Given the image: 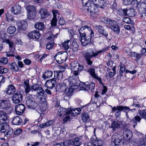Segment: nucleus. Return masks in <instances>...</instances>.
Returning <instances> with one entry per match:
<instances>
[{"label":"nucleus","instance_id":"11","mask_svg":"<svg viewBox=\"0 0 146 146\" xmlns=\"http://www.w3.org/2000/svg\"><path fill=\"white\" fill-rule=\"evenodd\" d=\"M23 96L20 92L15 93L12 97L13 102L15 104H18L21 102L23 100Z\"/></svg>","mask_w":146,"mask_h":146},{"label":"nucleus","instance_id":"48","mask_svg":"<svg viewBox=\"0 0 146 146\" xmlns=\"http://www.w3.org/2000/svg\"><path fill=\"white\" fill-rule=\"evenodd\" d=\"M80 86L81 88H83L82 90H88V82L86 83L81 82Z\"/></svg>","mask_w":146,"mask_h":146},{"label":"nucleus","instance_id":"1","mask_svg":"<svg viewBox=\"0 0 146 146\" xmlns=\"http://www.w3.org/2000/svg\"><path fill=\"white\" fill-rule=\"evenodd\" d=\"M78 31L80 35L79 40L83 46H86L91 42V38L94 36V32L91 27L86 25L82 27Z\"/></svg>","mask_w":146,"mask_h":146},{"label":"nucleus","instance_id":"6","mask_svg":"<svg viewBox=\"0 0 146 146\" xmlns=\"http://www.w3.org/2000/svg\"><path fill=\"white\" fill-rule=\"evenodd\" d=\"M49 33H46V36H47V38L46 39L48 40L50 39L51 41L50 42H48L46 45V49L48 50H50L54 46V43L53 40L54 37H56L57 36L58 33H56L55 35H54L52 34L51 31L50 32H49Z\"/></svg>","mask_w":146,"mask_h":146},{"label":"nucleus","instance_id":"50","mask_svg":"<svg viewBox=\"0 0 146 146\" xmlns=\"http://www.w3.org/2000/svg\"><path fill=\"white\" fill-rule=\"evenodd\" d=\"M141 118V117L139 116H137L135 117L133 119V123L135 124L133 125L134 126H135L137 125V122H139Z\"/></svg>","mask_w":146,"mask_h":146},{"label":"nucleus","instance_id":"33","mask_svg":"<svg viewBox=\"0 0 146 146\" xmlns=\"http://www.w3.org/2000/svg\"><path fill=\"white\" fill-rule=\"evenodd\" d=\"M128 55L130 56H133V57L136 58V60H137H137L140 58L142 56L141 54H138L135 52H130L128 53Z\"/></svg>","mask_w":146,"mask_h":146},{"label":"nucleus","instance_id":"17","mask_svg":"<svg viewBox=\"0 0 146 146\" xmlns=\"http://www.w3.org/2000/svg\"><path fill=\"white\" fill-rule=\"evenodd\" d=\"M123 136L127 141L129 142L132 137V132L130 129H127L123 131Z\"/></svg>","mask_w":146,"mask_h":146},{"label":"nucleus","instance_id":"57","mask_svg":"<svg viewBox=\"0 0 146 146\" xmlns=\"http://www.w3.org/2000/svg\"><path fill=\"white\" fill-rule=\"evenodd\" d=\"M122 21L123 22L127 24H132L133 23L132 21H131L130 19L128 17H124L122 19Z\"/></svg>","mask_w":146,"mask_h":146},{"label":"nucleus","instance_id":"25","mask_svg":"<svg viewBox=\"0 0 146 146\" xmlns=\"http://www.w3.org/2000/svg\"><path fill=\"white\" fill-rule=\"evenodd\" d=\"M21 7L19 5H14L11 9L12 13L14 14H19L21 11Z\"/></svg>","mask_w":146,"mask_h":146},{"label":"nucleus","instance_id":"55","mask_svg":"<svg viewBox=\"0 0 146 146\" xmlns=\"http://www.w3.org/2000/svg\"><path fill=\"white\" fill-rule=\"evenodd\" d=\"M139 115L142 118L146 119V110H140L139 112Z\"/></svg>","mask_w":146,"mask_h":146},{"label":"nucleus","instance_id":"32","mask_svg":"<svg viewBox=\"0 0 146 146\" xmlns=\"http://www.w3.org/2000/svg\"><path fill=\"white\" fill-rule=\"evenodd\" d=\"M58 114L60 116H64L66 114H68L67 109L62 108H60L58 110Z\"/></svg>","mask_w":146,"mask_h":146},{"label":"nucleus","instance_id":"13","mask_svg":"<svg viewBox=\"0 0 146 146\" xmlns=\"http://www.w3.org/2000/svg\"><path fill=\"white\" fill-rule=\"evenodd\" d=\"M92 2L94 6L98 8L104 9L106 5L104 0H92Z\"/></svg>","mask_w":146,"mask_h":146},{"label":"nucleus","instance_id":"45","mask_svg":"<svg viewBox=\"0 0 146 146\" xmlns=\"http://www.w3.org/2000/svg\"><path fill=\"white\" fill-rule=\"evenodd\" d=\"M133 104L131 105L130 106V108H130V109H134V108H133V107H140V106L139 104H137L138 103V102H137V100L136 98L135 97H134L133 99ZM133 110L132 111H133Z\"/></svg>","mask_w":146,"mask_h":146},{"label":"nucleus","instance_id":"9","mask_svg":"<svg viewBox=\"0 0 146 146\" xmlns=\"http://www.w3.org/2000/svg\"><path fill=\"white\" fill-rule=\"evenodd\" d=\"M82 140L79 137H76L73 140H69L68 142L69 146H80L82 144Z\"/></svg>","mask_w":146,"mask_h":146},{"label":"nucleus","instance_id":"19","mask_svg":"<svg viewBox=\"0 0 146 146\" xmlns=\"http://www.w3.org/2000/svg\"><path fill=\"white\" fill-rule=\"evenodd\" d=\"M88 72H89L92 76L95 79L97 80L101 84H102V79L101 78L98 77L97 73H96L95 72V70L93 68H91L88 70Z\"/></svg>","mask_w":146,"mask_h":146},{"label":"nucleus","instance_id":"43","mask_svg":"<svg viewBox=\"0 0 146 146\" xmlns=\"http://www.w3.org/2000/svg\"><path fill=\"white\" fill-rule=\"evenodd\" d=\"M36 11L28 13L27 14V18L29 19H34L36 15Z\"/></svg>","mask_w":146,"mask_h":146},{"label":"nucleus","instance_id":"39","mask_svg":"<svg viewBox=\"0 0 146 146\" xmlns=\"http://www.w3.org/2000/svg\"><path fill=\"white\" fill-rule=\"evenodd\" d=\"M58 54L64 62L65 60L68 57V53L67 52H59Z\"/></svg>","mask_w":146,"mask_h":146},{"label":"nucleus","instance_id":"38","mask_svg":"<svg viewBox=\"0 0 146 146\" xmlns=\"http://www.w3.org/2000/svg\"><path fill=\"white\" fill-rule=\"evenodd\" d=\"M127 15L128 16L130 17H134L135 14V12L134 10L132 8H130L129 9H127Z\"/></svg>","mask_w":146,"mask_h":146},{"label":"nucleus","instance_id":"61","mask_svg":"<svg viewBox=\"0 0 146 146\" xmlns=\"http://www.w3.org/2000/svg\"><path fill=\"white\" fill-rule=\"evenodd\" d=\"M53 74V72L50 70H48L46 71V78H50L51 77Z\"/></svg>","mask_w":146,"mask_h":146},{"label":"nucleus","instance_id":"16","mask_svg":"<svg viewBox=\"0 0 146 146\" xmlns=\"http://www.w3.org/2000/svg\"><path fill=\"white\" fill-rule=\"evenodd\" d=\"M40 35L38 31L34 30L29 33L27 36L29 38L38 39L40 37Z\"/></svg>","mask_w":146,"mask_h":146},{"label":"nucleus","instance_id":"35","mask_svg":"<svg viewBox=\"0 0 146 146\" xmlns=\"http://www.w3.org/2000/svg\"><path fill=\"white\" fill-rule=\"evenodd\" d=\"M120 124L117 121H114L111 124V128L113 131H116L120 127Z\"/></svg>","mask_w":146,"mask_h":146},{"label":"nucleus","instance_id":"36","mask_svg":"<svg viewBox=\"0 0 146 146\" xmlns=\"http://www.w3.org/2000/svg\"><path fill=\"white\" fill-rule=\"evenodd\" d=\"M9 68L13 71H17L19 68L15 62H13L8 66Z\"/></svg>","mask_w":146,"mask_h":146},{"label":"nucleus","instance_id":"18","mask_svg":"<svg viewBox=\"0 0 146 146\" xmlns=\"http://www.w3.org/2000/svg\"><path fill=\"white\" fill-rule=\"evenodd\" d=\"M70 82L68 80H65L63 82H61L60 84V89L61 91L66 90L68 85H70Z\"/></svg>","mask_w":146,"mask_h":146},{"label":"nucleus","instance_id":"49","mask_svg":"<svg viewBox=\"0 0 146 146\" xmlns=\"http://www.w3.org/2000/svg\"><path fill=\"white\" fill-rule=\"evenodd\" d=\"M16 31V29L15 27L10 26L8 28L7 32L9 33L12 34L14 33Z\"/></svg>","mask_w":146,"mask_h":146},{"label":"nucleus","instance_id":"37","mask_svg":"<svg viewBox=\"0 0 146 146\" xmlns=\"http://www.w3.org/2000/svg\"><path fill=\"white\" fill-rule=\"evenodd\" d=\"M35 27V28L38 29V30H42L44 28V25L43 23L42 22H38L36 23Z\"/></svg>","mask_w":146,"mask_h":146},{"label":"nucleus","instance_id":"28","mask_svg":"<svg viewBox=\"0 0 146 146\" xmlns=\"http://www.w3.org/2000/svg\"><path fill=\"white\" fill-rule=\"evenodd\" d=\"M8 116L6 113L4 112L0 113V123H6L5 122L8 120Z\"/></svg>","mask_w":146,"mask_h":146},{"label":"nucleus","instance_id":"54","mask_svg":"<svg viewBox=\"0 0 146 146\" xmlns=\"http://www.w3.org/2000/svg\"><path fill=\"white\" fill-rule=\"evenodd\" d=\"M82 119L84 122L87 121L89 119V116L87 113H83L82 115Z\"/></svg>","mask_w":146,"mask_h":146},{"label":"nucleus","instance_id":"3","mask_svg":"<svg viewBox=\"0 0 146 146\" xmlns=\"http://www.w3.org/2000/svg\"><path fill=\"white\" fill-rule=\"evenodd\" d=\"M135 110V109H130V108L128 107L124 106H118L117 107L115 106L113 107L112 108V112H115L117 111L115 114V116L117 117H119L121 115V111H125L126 115L127 114V111H132L133 110Z\"/></svg>","mask_w":146,"mask_h":146},{"label":"nucleus","instance_id":"10","mask_svg":"<svg viewBox=\"0 0 146 146\" xmlns=\"http://www.w3.org/2000/svg\"><path fill=\"white\" fill-rule=\"evenodd\" d=\"M32 91H36L38 95L41 96L44 93L41 85L38 84H35L31 86Z\"/></svg>","mask_w":146,"mask_h":146},{"label":"nucleus","instance_id":"26","mask_svg":"<svg viewBox=\"0 0 146 146\" xmlns=\"http://www.w3.org/2000/svg\"><path fill=\"white\" fill-rule=\"evenodd\" d=\"M17 25L20 29L23 30L26 29L28 26L27 21L24 20L17 22Z\"/></svg>","mask_w":146,"mask_h":146},{"label":"nucleus","instance_id":"42","mask_svg":"<svg viewBox=\"0 0 146 146\" xmlns=\"http://www.w3.org/2000/svg\"><path fill=\"white\" fill-rule=\"evenodd\" d=\"M79 46L75 40H73L72 44V48L74 51H76L78 50Z\"/></svg>","mask_w":146,"mask_h":146},{"label":"nucleus","instance_id":"8","mask_svg":"<svg viewBox=\"0 0 146 146\" xmlns=\"http://www.w3.org/2000/svg\"><path fill=\"white\" fill-rule=\"evenodd\" d=\"M26 104L29 108H34L36 106V103L34 100L32 96L31 95H29L27 96Z\"/></svg>","mask_w":146,"mask_h":146},{"label":"nucleus","instance_id":"56","mask_svg":"<svg viewBox=\"0 0 146 146\" xmlns=\"http://www.w3.org/2000/svg\"><path fill=\"white\" fill-rule=\"evenodd\" d=\"M97 7L95 6H93V7L89 10V13H98V10Z\"/></svg>","mask_w":146,"mask_h":146},{"label":"nucleus","instance_id":"46","mask_svg":"<svg viewBox=\"0 0 146 146\" xmlns=\"http://www.w3.org/2000/svg\"><path fill=\"white\" fill-rule=\"evenodd\" d=\"M93 144L95 146H104L103 142L100 139H97Z\"/></svg>","mask_w":146,"mask_h":146},{"label":"nucleus","instance_id":"47","mask_svg":"<svg viewBox=\"0 0 146 146\" xmlns=\"http://www.w3.org/2000/svg\"><path fill=\"white\" fill-rule=\"evenodd\" d=\"M59 52H58L54 56V58L55 60L59 64L62 63L64 62L63 61L62 59L61 58L60 56L58 54Z\"/></svg>","mask_w":146,"mask_h":146},{"label":"nucleus","instance_id":"4","mask_svg":"<svg viewBox=\"0 0 146 146\" xmlns=\"http://www.w3.org/2000/svg\"><path fill=\"white\" fill-rule=\"evenodd\" d=\"M105 23L109 25L111 29L116 34H118L120 32V28L117 25L116 22L110 19H106Z\"/></svg>","mask_w":146,"mask_h":146},{"label":"nucleus","instance_id":"31","mask_svg":"<svg viewBox=\"0 0 146 146\" xmlns=\"http://www.w3.org/2000/svg\"><path fill=\"white\" fill-rule=\"evenodd\" d=\"M13 133V129L9 126L3 133H4V136L8 137L10 136Z\"/></svg>","mask_w":146,"mask_h":146},{"label":"nucleus","instance_id":"27","mask_svg":"<svg viewBox=\"0 0 146 146\" xmlns=\"http://www.w3.org/2000/svg\"><path fill=\"white\" fill-rule=\"evenodd\" d=\"M12 119L11 123L13 125H18L21 124L22 122L21 118L19 116L15 117Z\"/></svg>","mask_w":146,"mask_h":146},{"label":"nucleus","instance_id":"12","mask_svg":"<svg viewBox=\"0 0 146 146\" xmlns=\"http://www.w3.org/2000/svg\"><path fill=\"white\" fill-rule=\"evenodd\" d=\"M112 142L110 146H117L119 145L122 143V139L116 135H114L112 136Z\"/></svg>","mask_w":146,"mask_h":146},{"label":"nucleus","instance_id":"52","mask_svg":"<svg viewBox=\"0 0 146 146\" xmlns=\"http://www.w3.org/2000/svg\"><path fill=\"white\" fill-rule=\"evenodd\" d=\"M8 69L3 66H0V74H3L7 72Z\"/></svg>","mask_w":146,"mask_h":146},{"label":"nucleus","instance_id":"29","mask_svg":"<svg viewBox=\"0 0 146 146\" xmlns=\"http://www.w3.org/2000/svg\"><path fill=\"white\" fill-rule=\"evenodd\" d=\"M75 83H72V81L70 82V87L68 89L67 91H66V94L68 96H71L72 95L73 89H74V86H75Z\"/></svg>","mask_w":146,"mask_h":146},{"label":"nucleus","instance_id":"44","mask_svg":"<svg viewBox=\"0 0 146 146\" xmlns=\"http://www.w3.org/2000/svg\"><path fill=\"white\" fill-rule=\"evenodd\" d=\"M39 13L42 19H44L46 17V10L45 9L40 8Z\"/></svg>","mask_w":146,"mask_h":146},{"label":"nucleus","instance_id":"63","mask_svg":"<svg viewBox=\"0 0 146 146\" xmlns=\"http://www.w3.org/2000/svg\"><path fill=\"white\" fill-rule=\"evenodd\" d=\"M98 13H90V16L91 19H95L98 17Z\"/></svg>","mask_w":146,"mask_h":146},{"label":"nucleus","instance_id":"60","mask_svg":"<svg viewBox=\"0 0 146 146\" xmlns=\"http://www.w3.org/2000/svg\"><path fill=\"white\" fill-rule=\"evenodd\" d=\"M82 23V21L79 19L76 20L75 21V26L76 27H80Z\"/></svg>","mask_w":146,"mask_h":146},{"label":"nucleus","instance_id":"15","mask_svg":"<svg viewBox=\"0 0 146 146\" xmlns=\"http://www.w3.org/2000/svg\"><path fill=\"white\" fill-rule=\"evenodd\" d=\"M81 111V109L79 108H76L75 109L70 108L67 109L68 114L71 116H75L78 115L80 113Z\"/></svg>","mask_w":146,"mask_h":146},{"label":"nucleus","instance_id":"64","mask_svg":"<svg viewBox=\"0 0 146 146\" xmlns=\"http://www.w3.org/2000/svg\"><path fill=\"white\" fill-rule=\"evenodd\" d=\"M140 5L141 7L145 9L146 8V1L143 0L140 3Z\"/></svg>","mask_w":146,"mask_h":146},{"label":"nucleus","instance_id":"51","mask_svg":"<svg viewBox=\"0 0 146 146\" xmlns=\"http://www.w3.org/2000/svg\"><path fill=\"white\" fill-rule=\"evenodd\" d=\"M120 69L119 71V75L121 77L123 76V74L125 71V66L123 64L120 65Z\"/></svg>","mask_w":146,"mask_h":146},{"label":"nucleus","instance_id":"58","mask_svg":"<svg viewBox=\"0 0 146 146\" xmlns=\"http://www.w3.org/2000/svg\"><path fill=\"white\" fill-rule=\"evenodd\" d=\"M6 19L9 22H11L13 20V16L11 14H8L6 15Z\"/></svg>","mask_w":146,"mask_h":146},{"label":"nucleus","instance_id":"14","mask_svg":"<svg viewBox=\"0 0 146 146\" xmlns=\"http://www.w3.org/2000/svg\"><path fill=\"white\" fill-rule=\"evenodd\" d=\"M25 109V107L23 104H19L15 107V110L17 114L21 115L23 114Z\"/></svg>","mask_w":146,"mask_h":146},{"label":"nucleus","instance_id":"53","mask_svg":"<svg viewBox=\"0 0 146 146\" xmlns=\"http://www.w3.org/2000/svg\"><path fill=\"white\" fill-rule=\"evenodd\" d=\"M95 86V84L94 83H91L89 85H88V87L87 90H89V91L92 92L94 90Z\"/></svg>","mask_w":146,"mask_h":146},{"label":"nucleus","instance_id":"40","mask_svg":"<svg viewBox=\"0 0 146 146\" xmlns=\"http://www.w3.org/2000/svg\"><path fill=\"white\" fill-rule=\"evenodd\" d=\"M71 42L70 40H67L62 43V46L66 50H68L69 48V46Z\"/></svg>","mask_w":146,"mask_h":146},{"label":"nucleus","instance_id":"20","mask_svg":"<svg viewBox=\"0 0 146 146\" xmlns=\"http://www.w3.org/2000/svg\"><path fill=\"white\" fill-rule=\"evenodd\" d=\"M58 78H54V79H52L46 81V87L48 88L52 89L56 83V79Z\"/></svg>","mask_w":146,"mask_h":146},{"label":"nucleus","instance_id":"62","mask_svg":"<svg viewBox=\"0 0 146 146\" xmlns=\"http://www.w3.org/2000/svg\"><path fill=\"white\" fill-rule=\"evenodd\" d=\"M139 146H146V139H143L141 140Z\"/></svg>","mask_w":146,"mask_h":146},{"label":"nucleus","instance_id":"22","mask_svg":"<svg viewBox=\"0 0 146 146\" xmlns=\"http://www.w3.org/2000/svg\"><path fill=\"white\" fill-rule=\"evenodd\" d=\"M9 102L10 101L8 99L0 100V109L3 110L6 109Z\"/></svg>","mask_w":146,"mask_h":146},{"label":"nucleus","instance_id":"23","mask_svg":"<svg viewBox=\"0 0 146 146\" xmlns=\"http://www.w3.org/2000/svg\"><path fill=\"white\" fill-rule=\"evenodd\" d=\"M60 70L57 71L55 74V77H57L58 80H61L63 76L62 73L64 72L65 70V68L64 66H60Z\"/></svg>","mask_w":146,"mask_h":146},{"label":"nucleus","instance_id":"21","mask_svg":"<svg viewBox=\"0 0 146 146\" xmlns=\"http://www.w3.org/2000/svg\"><path fill=\"white\" fill-rule=\"evenodd\" d=\"M94 27L99 33L106 36H108V33L100 25H95Z\"/></svg>","mask_w":146,"mask_h":146},{"label":"nucleus","instance_id":"34","mask_svg":"<svg viewBox=\"0 0 146 146\" xmlns=\"http://www.w3.org/2000/svg\"><path fill=\"white\" fill-rule=\"evenodd\" d=\"M9 126L7 123H0V132L3 133Z\"/></svg>","mask_w":146,"mask_h":146},{"label":"nucleus","instance_id":"41","mask_svg":"<svg viewBox=\"0 0 146 146\" xmlns=\"http://www.w3.org/2000/svg\"><path fill=\"white\" fill-rule=\"evenodd\" d=\"M27 12H33L36 11V9L35 7L32 5H29L26 8Z\"/></svg>","mask_w":146,"mask_h":146},{"label":"nucleus","instance_id":"24","mask_svg":"<svg viewBox=\"0 0 146 146\" xmlns=\"http://www.w3.org/2000/svg\"><path fill=\"white\" fill-rule=\"evenodd\" d=\"M16 91L15 87L13 85L10 84L8 86L6 89V92L9 95L13 94Z\"/></svg>","mask_w":146,"mask_h":146},{"label":"nucleus","instance_id":"2","mask_svg":"<svg viewBox=\"0 0 146 146\" xmlns=\"http://www.w3.org/2000/svg\"><path fill=\"white\" fill-rule=\"evenodd\" d=\"M103 50H100L99 51L94 50L90 49V52L86 51H83L82 52V54L84 58L86 61L88 65H91L92 64V62L91 60V58L93 57H96L98 55L101 53Z\"/></svg>","mask_w":146,"mask_h":146},{"label":"nucleus","instance_id":"59","mask_svg":"<svg viewBox=\"0 0 146 146\" xmlns=\"http://www.w3.org/2000/svg\"><path fill=\"white\" fill-rule=\"evenodd\" d=\"M6 40V42L9 44V48H9L10 51H13L12 50H11V49H12V48L13 46V45L14 44L13 42L11 41L8 39H7Z\"/></svg>","mask_w":146,"mask_h":146},{"label":"nucleus","instance_id":"30","mask_svg":"<svg viewBox=\"0 0 146 146\" xmlns=\"http://www.w3.org/2000/svg\"><path fill=\"white\" fill-rule=\"evenodd\" d=\"M55 16H54V17H53L52 19V21L51 22V26L50 27L48 28L47 29V33H49V32H50L51 31L52 32V30L51 29L53 27H55L56 25L57 22V19L56 17H55Z\"/></svg>","mask_w":146,"mask_h":146},{"label":"nucleus","instance_id":"7","mask_svg":"<svg viewBox=\"0 0 146 146\" xmlns=\"http://www.w3.org/2000/svg\"><path fill=\"white\" fill-rule=\"evenodd\" d=\"M83 4V7L81 8L83 12H87L89 13V10L94 6V5H92L91 2L89 0H81Z\"/></svg>","mask_w":146,"mask_h":146},{"label":"nucleus","instance_id":"5","mask_svg":"<svg viewBox=\"0 0 146 146\" xmlns=\"http://www.w3.org/2000/svg\"><path fill=\"white\" fill-rule=\"evenodd\" d=\"M72 69L73 71V73L74 75L77 76L83 68V66L80 65L77 62L73 61L70 64Z\"/></svg>","mask_w":146,"mask_h":146}]
</instances>
